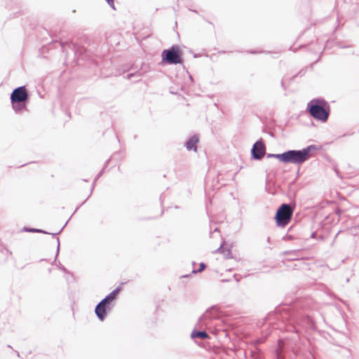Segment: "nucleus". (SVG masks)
<instances>
[{"label": "nucleus", "instance_id": "obj_25", "mask_svg": "<svg viewBox=\"0 0 359 359\" xmlns=\"http://www.w3.org/2000/svg\"><path fill=\"white\" fill-rule=\"evenodd\" d=\"M266 189L268 191V193L271 194H274V193L271 190V188H269L267 184L266 186Z\"/></svg>", "mask_w": 359, "mask_h": 359}, {"label": "nucleus", "instance_id": "obj_23", "mask_svg": "<svg viewBox=\"0 0 359 359\" xmlns=\"http://www.w3.org/2000/svg\"><path fill=\"white\" fill-rule=\"evenodd\" d=\"M231 252L230 250H226V253L224 254L226 258H231Z\"/></svg>", "mask_w": 359, "mask_h": 359}, {"label": "nucleus", "instance_id": "obj_36", "mask_svg": "<svg viewBox=\"0 0 359 359\" xmlns=\"http://www.w3.org/2000/svg\"><path fill=\"white\" fill-rule=\"evenodd\" d=\"M190 275H184V276H182V278H187V277H189Z\"/></svg>", "mask_w": 359, "mask_h": 359}, {"label": "nucleus", "instance_id": "obj_15", "mask_svg": "<svg viewBox=\"0 0 359 359\" xmlns=\"http://www.w3.org/2000/svg\"><path fill=\"white\" fill-rule=\"evenodd\" d=\"M142 75H143L142 72H141L140 71H137L135 72L130 73V74H127L126 78L128 80H130L132 79H135V81H138L140 80V79L142 76Z\"/></svg>", "mask_w": 359, "mask_h": 359}, {"label": "nucleus", "instance_id": "obj_13", "mask_svg": "<svg viewBox=\"0 0 359 359\" xmlns=\"http://www.w3.org/2000/svg\"><path fill=\"white\" fill-rule=\"evenodd\" d=\"M121 287L118 286L116 288H115L113 291H111L109 294H108L106 297H107V299L106 300H109L111 301V302L116 299L117 296L118 295V294L120 293L121 292Z\"/></svg>", "mask_w": 359, "mask_h": 359}, {"label": "nucleus", "instance_id": "obj_32", "mask_svg": "<svg viewBox=\"0 0 359 359\" xmlns=\"http://www.w3.org/2000/svg\"><path fill=\"white\" fill-rule=\"evenodd\" d=\"M91 195V194L90 193L89 196H88L87 198H86L84 201H83V203H86L87 201H88V198L90 197V196Z\"/></svg>", "mask_w": 359, "mask_h": 359}, {"label": "nucleus", "instance_id": "obj_12", "mask_svg": "<svg viewBox=\"0 0 359 359\" xmlns=\"http://www.w3.org/2000/svg\"><path fill=\"white\" fill-rule=\"evenodd\" d=\"M192 339L200 338L201 339H206L209 338L208 334L204 330H194L191 334Z\"/></svg>", "mask_w": 359, "mask_h": 359}, {"label": "nucleus", "instance_id": "obj_10", "mask_svg": "<svg viewBox=\"0 0 359 359\" xmlns=\"http://www.w3.org/2000/svg\"><path fill=\"white\" fill-rule=\"evenodd\" d=\"M199 142V137L197 135L191 136L184 143V147L188 151H197V143Z\"/></svg>", "mask_w": 359, "mask_h": 359}, {"label": "nucleus", "instance_id": "obj_31", "mask_svg": "<svg viewBox=\"0 0 359 359\" xmlns=\"http://www.w3.org/2000/svg\"><path fill=\"white\" fill-rule=\"evenodd\" d=\"M91 195V194L90 193L89 196H88L87 198H86L84 201H83V203H86L87 201H88V198L90 197V196Z\"/></svg>", "mask_w": 359, "mask_h": 359}, {"label": "nucleus", "instance_id": "obj_17", "mask_svg": "<svg viewBox=\"0 0 359 359\" xmlns=\"http://www.w3.org/2000/svg\"><path fill=\"white\" fill-rule=\"evenodd\" d=\"M104 169L103 168L102 170H100L99 172V173L96 175L95 178L93 180V184H92V187H91V189H90V194H92L93 191V189L95 186V184H96V182L97 181V180L103 175V172H104Z\"/></svg>", "mask_w": 359, "mask_h": 359}, {"label": "nucleus", "instance_id": "obj_33", "mask_svg": "<svg viewBox=\"0 0 359 359\" xmlns=\"http://www.w3.org/2000/svg\"><path fill=\"white\" fill-rule=\"evenodd\" d=\"M91 195V194L90 193L89 196H88L87 198H86L84 201H83V203H86L87 201H88V198L90 197V196Z\"/></svg>", "mask_w": 359, "mask_h": 359}, {"label": "nucleus", "instance_id": "obj_27", "mask_svg": "<svg viewBox=\"0 0 359 359\" xmlns=\"http://www.w3.org/2000/svg\"><path fill=\"white\" fill-rule=\"evenodd\" d=\"M335 172H336V173H337V175L339 177H341V175H340V174H339V170H338L337 169H335Z\"/></svg>", "mask_w": 359, "mask_h": 359}, {"label": "nucleus", "instance_id": "obj_39", "mask_svg": "<svg viewBox=\"0 0 359 359\" xmlns=\"http://www.w3.org/2000/svg\"><path fill=\"white\" fill-rule=\"evenodd\" d=\"M262 341H263L262 340H259V341H258V343H259V344H260V343H262Z\"/></svg>", "mask_w": 359, "mask_h": 359}, {"label": "nucleus", "instance_id": "obj_21", "mask_svg": "<svg viewBox=\"0 0 359 359\" xmlns=\"http://www.w3.org/2000/svg\"><path fill=\"white\" fill-rule=\"evenodd\" d=\"M108 4L113 8V9H115L114 8V0H105Z\"/></svg>", "mask_w": 359, "mask_h": 359}, {"label": "nucleus", "instance_id": "obj_6", "mask_svg": "<svg viewBox=\"0 0 359 359\" xmlns=\"http://www.w3.org/2000/svg\"><path fill=\"white\" fill-rule=\"evenodd\" d=\"M293 210L288 203H283L278 208L275 219L276 225L279 227H285L292 219Z\"/></svg>", "mask_w": 359, "mask_h": 359}, {"label": "nucleus", "instance_id": "obj_4", "mask_svg": "<svg viewBox=\"0 0 359 359\" xmlns=\"http://www.w3.org/2000/svg\"><path fill=\"white\" fill-rule=\"evenodd\" d=\"M11 102L13 110L19 114L27 109V103L29 100V95L26 87L22 86L15 88L11 93Z\"/></svg>", "mask_w": 359, "mask_h": 359}, {"label": "nucleus", "instance_id": "obj_35", "mask_svg": "<svg viewBox=\"0 0 359 359\" xmlns=\"http://www.w3.org/2000/svg\"><path fill=\"white\" fill-rule=\"evenodd\" d=\"M315 236H316V233H312V234H311V238H314V237H315Z\"/></svg>", "mask_w": 359, "mask_h": 359}, {"label": "nucleus", "instance_id": "obj_14", "mask_svg": "<svg viewBox=\"0 0 359 359\" xmlns=\"http://www.w3.org/2000/svg\"><path fill=\"white\" fill-rule=\"evenodd\" d=\"M121 287L118 286L116 288H115L113 291H111L109 294H108L106 297H107V299L106 300H109L111 301V302L116 299L117 296L118 295V294L120 293L121 292Z\"/></svg>", "mask_w": 359, "mask_h": 359}, {"label": "nucleus", "instance_id": "obj_30", "mask_svg": "<svg viewBox=\"0 0 359 359\" xmlns=\"http://www.w3.org/2000/svg\"><path fill=\"white\" fill-rule=\"evenodd\" d=\"M293 352H294V353L296 355H297L299 354V352H298V351H297V350H293Z\"/></svg>", "mask_w": 359, "mask_h": 359}, {"label": "nucleus", "instance_id": "obj_2", "mask_svg": "<svg viewBox=\"0 0 359 359\" xmlns=\"http://www.w3.org/2000/svg\"><path fill=\"white\" fill-rule=\"evenodd\" d=\"M318 149V147L316 145L311 144L302 149L287 150L283 153V163L302 165L311 157L313 151Z\"/></svg>", "mask_w": 359, "mask_h": 359}, {"label": "nucleus", "instance_id": "obj_11", "mask_svg": "<svg viewBox=\"0 0 359 359\" xmlns=\"http://www.w3.org/2000/svg\"><path fill=\"white\" fill-rule=\"evenodd\" d=\"M67 222L65 223V224L61 228V229L57 233H49V232L44 231L43 229H36V228L27 227V226L23 227L22 231L30 232V233H44V234H51L53 236H57L62 232V231L63 230L65 226L67 225Z\"/></svg>", "mask_w": 359, "mask_h": 359}, {"label": "nucleus", "instance_id": "obj_41", "mask_svg": "<svg viewBox=\"0 0 359 359\" xmlns=\"http://www.w3.org/2000/svg\"><path fill=\"white\" fill-rule=\"evenodd\" d=\"M267 241H268V242H269V241H270V238H269V237H268V238H267Z\"/></svg>", "mask_w": 359, "mask_h": 359}, {"label": "nucleus", "instance_id": "obj_28", "mask_svg": "<svg viewBox=\"0 0 359 359\" xmlns=\"http://www.w3.org/2000/svg\"><path fill=\"white\" fill-rule=\"evenodd\" d=\"M217 252H224V250H222V247L220 246L217 250Z\"/></svg>", "mask_w": 359, "mask_h": 359}, {"label": "nucleus", "instance_id": "obj_29", "mask_svg": "<svg viewBox=\"0 0 359 359\" xmlns=\"http://www.w3.org/2000/svg\"><path fill=\"white\" fill-rule=\"evenodd\" d=\"M233 278L236 280V282H238V281H239V279H238V278H237V275H236V274H234V275H233Z\"/></svg>", "mask_w": 359, "mask_h": 359}, {"label": "nucleus", "instance_id": "obj_24", "mask_svg": "<svg viewBox=\"0 0 359 359\" xmlns=\"http://www.w3.org/2000/svg\"><path fill=\"white\" fill-rule=\"evenodd\" d=\"M57 252H56V256L58 255L59 254V250H60V240L58 238H57Z\"/></svg>", "mask_w": 359, "mask_h": 359}, {"label": "nucleus", "instance_id": "obj_1", "mask_svg": "<svg viewBox=\"0 0 359 359\" xmlns=\"http://www.w3.org/2000/svg\"><path fill=\"white\" fill-rule=\"evenodd\" d=\"M280 320L285 326L287 331L294 332L300 334L303 331L315 330L316 325L313 320L303 313L301 310H296L290 305H282L276 308L274 312L269 313L265 323H273L274 320Z\"/></svg>", "mask_w": 359, "mask_h": 359}, {"label": "nucleus", "instance_id": "obj_22", "mask_svg": "<svg viewBox=\"0 0 359 359\" xmlns=\"http://www.w3.org/2000/svg\"><path fill=\"white\" fill-rule=\"evenodd\" d=\"M283 239L285 241H290L293 239V236L292 235H286Z\"/></svg>", "mask_w": 359, "mask_h": 359}, {"label": "nucleus", "instance_id": "obj_5", "mask_svg": "<svg viewBox=\"0 0 359 359\" xmlns=\"http://www.w3.org/2000/svg\"><path fill=\"white\" fill-rule=\"evenodd\" d=\"M162 62L168 65L182 64V51L177 45H173L161 53Z\"/></svg>", "mask_w": 359, "mask_h": 359}, {"label": "nucleus", "instance_id": "obj_34", "mask_svg": "<svg viewBox=\"0 0 359 359\" xmlns=\"http://www.w3.org/2000/svg\"><path fill=\"white\" fill-rule=\"evenodd\" d=\"M91 195V194L90 193L89 196H88L87 198H86L84 201H83V203H86L87 201H88V198L90 197V196Z\"/></svg>", "mask_w": 359, "mask_h": 359}, {"label": "nucleus", "instance_id": "obj_8", "mask_svg": "<svg viewBox=\"0 0 359 359\" xmlns=\"http://www.w3.org/2000/svg\"><path fill=\"white\" fill-rule=\"evenodd\" d=\"M266 153V146L262 139L257 140L251 149V158L254 160L260 161Z\"/></svg>", "mask_w": 359, "mask_h": 359}, {"label": "nucleus", "instance_id": "obj_19", "mask_svg": "<svg viewBox=\"0 0 359 359\" xmlns=\"http://www.w3.org/2000/svg\"><path fill=\"white\" fill-rule=\"evenodd\" d=\"M278 345H279V351L280 353H277V358L278 359H284L283 356V341L281 340L278 341Z\"/></svg>", "mask_w": 359, "mask_h": 359}, {"label": "nucleus", "instance_id": "obj_3", "mask_svg": "<svg viewBox=\"0 0 359 359\" xmlns=\"http://www.w3.org/2000/svg\"><path fill=\"white\" fill-rule=\"evenodd\" d=\"M306 110L317 121L325 123L330 114L329 103L323 98H314L307 104Z\"/></svg>", "mask_w": 359, "mask_h": 359}, {"label": "nucleus", "instance_id": "obj_18", "mask_svg": "<svg viewBox=\"0 0 359 359\" xmlns=\"http://www.w3.org/2000/svg\"><path fill=\"white\" fill-rule=\"evenodd\" d=\"M283 153L282 154H267V158H274L278 159L280 162L283 163Z\"/></svg>", "mask_w": 359, "mask_h": 359}, {"label": "nucleus", "instance_id": "obj_26", "mask_svg": "<svg viewBox=\"0 0 359 359\" xmlns=\"http://www.w3.org/2000/svg\"><path fill=\"white\" fill-rule=\"evenodd\" d=\"M248 53H251V54H257V53H259L260 52H258L257 50H249V51H248Z\"/></svg>", "mask_w": 359, "mask_h": 359}, {"label": "nucleus", "instance_id": "obj_9", "mask_svg": "<svg viewBox=\"0 0 359 359\" xmlns=\"http://www.w3.org/2000/svg\"><path fill=\"white\" fill-rule=\"evenodd\" d=\"M217 309L216 306H212L208 309L198 319V323H204L207 319L215 318L217 317Z\"/></svg>", "mask_w": 359, "mask_h": 359}, {"label": "nucleus", "instance_id": "obj_7", "mask_svg": "<svg viewBox=\"0 0 359 359\" xmlns=\"http://www.w3.org/2000/svg\"><path fill=\"white\" fill-rule=\"evenodd\" d=\"M107 297L102 299L95 306V313L98 318V319L101 321H103L107 316V312L110 311V305L111 302L109 300H106Z\"/></svg>", "mask_w": 359, "mask_h": 359}, {"label": "nucleus", "instance_id": "obj_40", "mask_svg": "<svg viewBox=\"0 0 359 359\" xmlns=\"http://www.w3.org/2000/svg\"><path fill=\"white\" fill-rule=\"evenodd\" d=\"M217 231H218L217 228H215V230H214L215 232Z\"/></svg>", "mask_w": 359, "mask_h": 359}, {"label": "nucleus", "instance_id": "obj_42", "mask_svg": "<svg viewBox=\"0 0 359 359\" xmlns=\"http://www.w3.org/2000/svg\"><path fill=\"white\" fill-rule=\"evenodd\" d=\"M256 359H261V358H260V357L259 356V357H257V358H256Z\"/></svg>", "mask_w": 359, "mask_h": 359}, {"label": "nucleus", "instance_id": "obj_38", "mask_svg": "<svg viewBox=\"0 0 359 359\" xmlns=\"http://www.w3.org/2000/svg\"><path fill=\"white\" fill-rule=\"evenodd\" d=\"M16 353H17L18 357H20V353H19V352L16 351Z\"/></svg>", "mask_w": 359, "mask_h": 359}, {"label": "nucleus", "instance_id": "obj_20", "mask_svg": "<svg viewBox=\"0 0 359 359\" xmlns=\"http://www.w3.org/2000/svg\"><path fill=\"white\" fill-rule=\"evenodd\" d=\"M206 267V264L205 263L201 262L199 265V268L197 270H193L192 273H201L202 272Z\"/></svg>", "mask_w": 359, "mask_h": 359}, {"label": "nucleus", "instance_id": "obj_16", "mask_svg": "<svg viewBox=\"0 0 359 359\" xmlns=\"http://www.w3.org/2000/svg\"><path fill=\"white\" fill-rule=\"evenodd\" d=\"M298 252V250H288L283 252V254L285 256L289 257L290 259H297Z\"/></svg>", "mask_w": 359, "mask_h": 359}, {"label": "nucleus", "instance_id": "obj_37", "mask_svg": "<svg viewBox=\"0 0 359 359\" xmlns=\"http://www.w3.org/2000/svg\"><path fill=\"white\" fill-rule=\"evenodd\" d=\"M222 281H223V282H229V281H230V280H229V279H225V280H222Z\"/></svg>", "mask_w": 359, "mask_h": 359}]
</instances>
